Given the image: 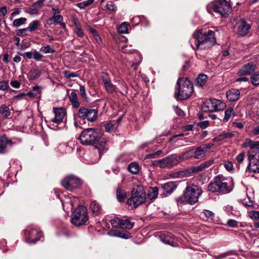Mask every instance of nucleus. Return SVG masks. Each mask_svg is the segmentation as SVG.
I'll return each instance as SVG.
<instances>
[{"mask_svg":"<svg viewBox=\"0 0 259 259\" xmlns=\"http://www.w3.org/2000/svg\"><path fill=\"white\" fill-rule=\"evenodd\" d=\"M255 68V64L252 62H249L242 67L238 74L240 76L250 75L254 71Z\"/></svg>","mask_w":259,"mask_h":259,"instance_id":"20","label":"nucleus"},{"mask_svg":"<svg viewBox=\"0 0 259 259\" xmlns=\"http://www.w3.org/2000/svg\"><path fill=\"white\" fill-rule=\"evenodd\" d=\"M89 219L87 209L83 206H79L72 212L71 222L75 226L86 225Z\"/></svg>","mask_w":259,"mask_h":259,"instance_id":"8","label":"nucleus"},{"mask_svg":"<svg viewBox=\"0 0 259 259\" xmlns=\"http://www.w3.org/2000/svg\"><path fill=\"white\" fill-rule=\"evenodd\" d=\"M9 88V83L8 80L0 81V91H7Z\"/></svg>","mask_w":259,"mask_h":259,"instance_id":"47","label":"nucleus"},{"mask_svg":"<svg viewBox=\"0 0 259 259\" xmlns=\"http://www.w3.org/2000/svg\"><path fill=\"white\" fill-rule=\"evenodd\" d=\"M98 111L96 109H88L81 107L78 112L77 120L80 124L85 123V119L89 121L93 122L97 118Z\"/></svg>","mask_w":259,"mask_h":259,"instance_id":"9","label":"nucleus"},{"mask_svg":"<svg viewBox=\"0 0 259 259\" xmlns=\"http://www.w3.org/2000/svg\"><path fill=\"white\" fill-rule=\"evenodd\" d=\"M53 112L55 114V117L52 118L51 121L57 124L62 122L66 115V109L63 107H54Z\"/></svg>","mask_w":259,"mask_h":259,"instance_id":"19","label":"nucleus"},{"mask_svg":"<svg viewBox=\"0 0 259 259\" xmlns=\"http://www.w3.org/2000/svg\"><path fill=\"white\" fill-rule=\"evenodd\" d=\"M226 97L230 102H235L238 100L240 96L239 90L236 89H231L226 92Z\"/></svg>","mask_w":259,"mask_h":259,"instance_id":"22","label":"nucleus"},{"mask_svg":"<svg viewBox=\"0 0 259 259\" xmlns=\"http://www.w3.org/2000/svg\"><path fill=\"white\" fill-rule=\"evenodd\" d=\"M40 88H41L38 85L33 87L32 90L28 93V96L33 98L36 97L38 95H40Z\"/></svg>","mask_w":259,"mask_h":259,"instance_id":"39","label":"nucleus"},{"mask_svg":"<svg viewBox=\"0 0 259 259\" xmlns=\"http://www.w3.org/2000/svg\"><path fill=\"white\" fill-rule=\"evenodd\" d=\"M0 114L4 117L7 118L11 115V111L9 108L5 104L0 106Z\"/></svg>","mask_w":259,"mask_h":259,"instance_id":"40","label":"nucleus"},{"mask_svg":"<svg viewBox=\"0 0 259 259\" xmlns=\"http://www.w3.org/2000/svg\"><path fill=\"white\" fill-rule=\"evenodd\" d=\"M193 92V84L187 78L182 77L178 79L175 93V96L177 99L187 100Z\"/></svg>","mask_w":259,"mask_h":259,"instance_id":"4","label":"nucleus"},{"mask_svg":"<svg viewBox=\"0 0 259 259\" xmlns=\"http://www.w3.org/2000/svg\"><path fill=\"white\" fill-rule=\"evenodd\" d=\"M69 100L72 103V106L75 108L79 107L80 104L78 101V97L75 92H72L69 96Z\"/></svg>","mask_w":259,"mask_h":259,"instance_id":"35","label":"nucleus"},{"mask_svg":"<svg viewBox=\"0 0 259 259\" xmlns=\"http://www.w3.org/2000/svg\"><path fill=\"white\" fill-rule=\"evenodd\" d=\"M65 77L67 79H70L71 77H77L78 76V74L76 73H73L70 71H65L63 72Z\"/></svg>","mask_w":259,"mask_h":259,"instance_id":"50","label":"nucleus"},{"mask_svg":"<svg viewBox=\"0 0 259 259\" xmlns=\"http://www.w3.org/2000/svg\"><path fill=\"white\" fill-rule=\"evenodd\" d=\"M90 208L95 215L98 214L101 210L100 205L96 200L91 201Z\"/></svg>","mask_w":259,"mask_h":259,"instance_id":"32","label":"nucleus"},{"mask_svg":"<svg viewBox=\"0 0 259 259\" xmlns=\"http://www.w3.org/2000/svg\"><path fill=\"white\" fill-rule=\"evenodd\" d=\"M94 0H87L86 1H83L82 2L77 4L76 6L80 9H82L91 5L94 3Z\"/></svg>","mask_w":259,"mask_h":259,"instance_id":"45","label":"nucleus"},{"mask_svg":"<svg viewBox=\"0 0 259 259\" xmlns=\"http://www.w3.org/2000/svg\"><path fill=\"white\" fill-rule=\"evenodd\" d=\"M202 192V189L196 185L188 186L183 191V195L177 198L176 201L178 205H193L198 201V198Z\"/></svg>","mask_w":259,"mask_h":259,"instance_id":"3","label":"nucleus"},{"mask_svg":"<svg viewBox=\"0 0 259 259\" xmlns=\"http://www.w3.org/2000/svg\"><path fill=\"white\" fill-rule=\"evenodd\" d=\"M45 1L46 0H38L33 3L29 8L31 13H36L37 11L44 6Z\"/></svg>","mask_w":259,"mask_h":259,"instance_id":"28","label":"nucleus"},{"mask_svg":"<svg viewBox=\"0 0 259 259\" xmlns=\"http://www.w3.org/2000/svg\"><path fill=\"white\" fill-rule=\"evenodd\" d=\"M81 184V180L72 175L66 176L61 181V185L70 191L79 188Z\"/></svg>","mask_w":259,"mask_h":259,"instance_id":"11","label":"nucleus"},{"mask_svg":"<svg viewBox=\"0 0 259 259\" xmlns=\"http://www.w3.org/2000/svg\"><path fill=\"white\" fill-rule=\"evenodd\" d=\"M160 240L163 242L164 244H168L171 246H174V240L172 239V238L168 235H166L165 234L161 235L160 236Z\"/></svg>","mask_w":259,"mask_h":259,"instance_id":"36","label":"nucleus"},{"mask_svg":"<svg viewBox=\"0 0 259 259\" xmlns=\"http://www.w3.org/2000/svg\"><path fill=\"white\" fill-rule=\"evenodd\" d=\"M26 21V19L25 18H20L19 19H16L14 20L13 22V25L15 27H19L22 24H24Z\"/></svg>","mask_w":259,"mask_h":259,"instance_id":"46","label":"nucleus"},{"mask_svg":"<svg viewBox=\"0 0 259 259\" xmlns=\"http://www.w3.org/2000/svg\"><path fill=\"white\" fill-rule=\"evenodd\" d=\"M114 124L112 121H109L105 125V130L107 132H111L114 130Z\"/></svg>","mask_w":259,"mask_h":259,"instance_id":"52","label":"nucleus"},{"mask_svg":"<svg viewBox=\"0 0 259 259\" xmlns=\"http://www.w3.org/2000/svg\"><path fill=\"white\" fill-rule=\"evenodd\" d=\"M203 212L206 217L207 218L212 219L214 216V213L210 210H204Z\"/></svg>","mask_w":259,"mask_h":259,"instance_id":"61","label":"nucleus"},{"mask_svg":"<svg viewBox=\"0 0 259 259\" xmlns=\"http://www.w3.org/2000/svg\"><path fill=\"white\" fill-rule=\"evenodd\" d=\"M158 188L157 187H150L148 191L147 196L149 199L154 200L158 196Z\"/></svg>","mask_w":259,"mask_h":259,"instance_id":"29","label":"nucleus"},{"mask_svg":"<svg viewBox=\"0 0 259 259\" xmlns=\"http://www.w3.org/2000/svg\"><path fill=\"white\" fill-rule=\"evenodd\" d=\"M249 214L251 219L259 220V211L251 210L249 212Z\"/></svg>","mask_w":259,"mask_h":259,"instance_id":"53","label":"nucleus"},{"mask_svg":"<svg viewBox=\"0 0 259 259\" xmlns=\"http://www.w3.org/2000/svg\"><path fill=\"white\" fill-rule=\"evenodd\" d=\"M234 136L232 133H223L215 137L213 140L215 142H218L228 138H232Z\"/></svg>","mask_w":259,"mask_h":259,"instance_id":"38","label":"nucleus"},{"mask_svg":"<svg viewBox=\"0 0 259 259\" xmlns=\"http://www.w3.org/2000/svg\"><path fill=\"white\" fill-rule=\"evenodd\" d=\"M214 112L224 110L226 107V104L221 100L215 99H210Z\"/></svg>","mask_w":259,"mask_h":259,"instance_id":"23","label":"nucleus"},{"mask_svg":"<svg viewBox=\"0 0 259 259\" xmlns=\"http://www.w3.org/2000/svg\"><path fill=\"white\" fill-rule=\"evenodd\" d=\"M63 20V17L60 15H56L55 14L54 15L53 17L50 18L49 21L50 22V24H52L55 22L60 23L62 22Z\"/></svg>","mask_w":259,"mask_h":259,"instance_id":"44","label":"nucleus"},{"mask_svg":"<svg viewBox=\"0 0 259 259\" xmlns=\"http://www.w3.org/2000/svg\"><path fill=\"white\" fill-rule=\"evenodd\" d=\"M110 223L113 228L128 230L132 229L134 225V223L131 221V218L126 215L121 218L115 217L111 220Z\"/></svg>","mask_w":259,"mask_h":259,"instance_id":"10","label":"nucleus"},{"mask_svg":"<svg viewBox=\"0 0 259 259\" xmlns=\"http://www.w3.org/2000/svg\"><path fill=\"white\" fill-rule=\"evenodd\" d=\"M128 170L133 175L137 174L140 169V166L138 162H133L127 166Z\"/></svg>","mask_w":259,"mask_h":259,"instance_id":"30","label":"nucleus"},{"mask_svg":"<svg viewBox=\"0 0 259 259\" xmlns=\"http://www.w3.org/2000/svg\"><path fill=\"white\" fill-rule=\"evenodd\" d=\"M213 146V144L212 143H207L198 147H192L193 158L198 159L204 157L207 150L210 149Z\"/></svg>","mask_w":259,"mask_h":259,"instance_id":"14","label":"nucleus"},{"mask_svg":"<svg viewBox=\"0 0 259 259\" xmlns=\"http://www.w3.org/2000/svg\"><path fill=\"white\" fill-rule=\"evenodd\" d=\"M194 174V171L193 170V166L191 167L190 168L186 169L185 170H184L182 171V175L184 177H189L193 175Z\"/></svg>","mask_w":259,"mask_h":259,"instance_id":"49","label":"nucleus"},{"mask_svg":"<svg viewBox=\"0 0 259 259\" xmlns=\"http://www.w3.org/2000/svg\"><path fill=\"white\" fill-rule=\"evenodd\" d=\"M74 32L78 37H82L83 35V31L80 27H76L74 29Z\"/></svg>","mask_w":259,"mask_h":259,"instance_id":"60","label":"nucleus"},{"mask_svg":"<svg viewBox=\"0 0 259 259\" xmlns=\"http://www.w3.org/2000/svg\"><path fill=\"white\" fill-rule=\"evenodd\" d=\"M41 74L39 70L36 68L31 69L28 74V78L29 80H33L37 79Z\"/></svg>","mask_w":259,"mask_h":259,"instance_id":"31","label":"nucleus"},{"mask_svg":"<svg viewBox=\"0 0 259 259\" xmlns=\"http://www.w3.org/2000/svg\"><path fill=\"white\" fill-rule=\"evenodd\" d=\"M214 12L219 13L223 17H227L231 10L230 5L226 0H218L212 4Z\"/></svg>","mask_w":259,"mask_h":259,"instance_id":"12","label":"nucleus"},{"mask_svg":"<svg viewBox=\"0 0 259 259\" xmlns=\"http://www.w3.org/2000/svg\"><path fill=\"white\" fill-rule=\"evenodd\" d=\"M175 111L178 115L180 116H184V112H183V111L178 106L175 107Z\"/></svg>","mask_w":259,"mask_h":259,"instance_id":"62","label":"nucleus"},{"mask_svg":"<svg viewBox=\"0 0 259 259\" xmlns=\"http://www.w3.org/2000/svg\"><path fill=\"white\" fill-rule=\"evenodd\" d=\"M227 225L230 227L235 228L238 226V222L235 220L230 219L228 221Z\"/></svg>","mask_w":259,"mask_h":259,"instance_id":"54","label":"nucleus"},{"mask_svg":"<svg viewBox=\"0 0 259 259\" xmlns=\"http://www.w3.org/2000/svg\"><path fill=\"white\" fill-rule=\"evenodd\" d=\"M102 137V134L99 130L95 128H88L83 130L79 136V139L82 144L84 145H95L96 141Z\"/></svg>","mask_w":259,"mask_h":259,"instance_id":"7","label":"nucleus"},{"mask_svg":"<svg viewBox=\"0 0 259 259\" xmlns=\"http://www.w3.org/2000/svg\"><path fill=\"white\" fill-rule=\"evenodd\" d=\"M14 143L9 139L5 134L0 136V154H4L8 152L9 148L11 147Z\"/></svg>","mask_w":259,"mask_h":259,"instance_id":"17","label":"nucleus"},{"mask_svg":"<svg viewBox=\"0 0 259 259\" xmlns=\"http://www.w3.org/2000/svg\"><path fill=\"white\" fill-rule=\"evenodd\" d=\"M178 185L175 182H169L163 184L162 188L163 191L168 194L171 193L176 189Z\"/></svg>","mask_w":259,"mask_h":259,"instance_id":"25","label":"nucleus"},{"mask_svg":"<svg viewBox=\"0 0 259 259\" xmlns=\"http://www.w3.org/2000/svg\"><path fill=\"white\" fill-rule=\"evenodd\" d=\"M210 99L204 102L201 106V110L203 112H214Z\"/></svg>","mask_w":259,"mask_h":259,"instance_id":"34","label":"nucleus"},{"mask_svg":"<svg viewBox=\"0 0 259 259\" xmlns=\"http://www.w3.org/2000/svg\"><path fill=\"white\" fill-rule=\"evenodd\" d=\"M40 25V22L38 20H34L30 23L27 29L30 32L34 31L37 29L38 26Z\"/></svg>","mask_w":259,"mask_h":259,"instance_id":"42","label":"nucleus"},{"mask_svg":"<svg viewBox=\"0 0 259 259\" xmlns=\"http://www.w3.org/2000/svg\"><path fill=\"white\" fill-rule=\"evenodd\" d=\"M243 148H249L247 151L249 164L247 169L249 172L259 173V142L247 139L242 145Z\"/></svg>","mask_w":259,"mask_h":259,"instance_id":"1","label":"nucleus"},{"mask_svg":"<svg viewBox=\"0 0 259 259\" xmlns=\"http://www.w3.org/2000/svg\"><path fill=\"white\" fill-rule=\"evenodd\" d=\"M116 197L119 202H123L126 197V192L125 190L122 189L121 187H118L116 191Z\"/></svg>","mask_w":259,"mask_h":259,"instance_id":"33","label":"nucleus"},{"mask_svg":"<svg viewBox=\"0 0 259 259\" xmlns=\"http://www.w3.org/2000/svg\"><path fill=\"white\" fill-rule=\"evenodd\" d=\"M146 199V194L143 187L140 185H135L131 192V196L126 201V204L129 208L134 209L143 203Z\"/></svg>","mask_w":259,"mask_h":259,"instance_id":"5","label":"nucleus"},{"mask_svg":"<svg viewBox=\"0 0 259 259\" xmlns=\"http://www.w3.org/2000/svg\"><path fill=\"white\" fill-rule=\"evenodd\" d=\"M106 7V8L110 11L113 12L117 11V8L114 4H107Z\"/></svg>","mask_w":259,"mask_h":259,"instance_id":"63","label":"nucleus"},{"mask_svg":"<svg viewBox=\"0 0 259 259\" xmlns=\"http://www.w3.org/2000/svg\"><path fill=\"white\" fill-rule=\"evenodd\" d=\"M237 33L240 36H246L251 29V25L244 19H242L238 21L236 24Z\"/></svg>","mask_w":259,"mask_h":259,"instance_id":"16","label":"nucleus"},{"mask_svg":"<svg viewBox=\"0 0 259 259\" xmlns=\"http://www.w3.org/2000/svg\"><path fill=\"white\" fill-rule=\"evenodd\" d=\"M138 58L139 59V61H136L135 62H133L132 65V67L133 68L134 70H136L139 64H140L141 62V58L140 56H138Z\"/></svg>","mask_w":259,"mask_h":259,"instance_id":"59","label":"nucleus"},{"mask_svg":"<svg viewBox=\"0 0 259 259\" xmlns=\"http://www.w3.org/2000/svg\"><path fill=\"white\" fill-rule=\"evenodd\" d=\"M40 51L44 53L45 54L54 53L56 50L52 48L50 45H46L42 46L40 48Z\"/></svg>","mask_w":259,"mask_h":259,"instance_id":"43","label":"nucleus"},{"mask_svg":"<svg viewBox=\"0 0 259 259\" xmlns=\"http://www.w3.org/2000/svg\"><path fill=\"white\" fill-rule=\"evenodd\" d=\"M118 31L120 33H126L127 32V27L125 23H122L118 28Z\"/></svg>","mask_w":259,"mask_h":259,"instance_id":"51","label":"nucleus"},{"mask_svg":"<svg viewBox=\"0 0 259 259\" xmlns=\"http://www.w3.org/2000/svg\"><path fill=\"white\" fill-rule=\"evenodd\" d=\"M193 170L194 171V172L195 174L199 171H202L205 169L203 163H201V164L197 166H193Z\"/></svg>","mask_w":259,"mask_h":259,"instance_id":"55","label":"nucleus"},{"mask_svg":"<svg viewBox=\"0 0 259 259\" xmlns=\"http://www.w3.org/2000/svg\"><path fill=\"white\" fill-rule=\"evenodd\" d=\"M79 92H80V96L82 98H86L87 95H86V92H85V87L84 85H80V86H79Z\"/></svg>","mask_w":259,"mask_h":259,"instance_id":"56","label":"nucleus"},{"mask_svg":"<svg viewBox=\"0 0 259 259\" xmlns=\"http://www.w3.org/2000/svg\"><path fill=\"white\" fill-rule=\"evenodd\" d=\"M245 157V153L244 152H241L239 154H238L236 159L237 161V162L239 163L243 162Z\"/></svg>","mask_w":259,"mask_h":259,"instance_id":"57","label":"nucleus"},{"mask_svg":"<svg viewBox=\"0 0 259 259\" xmlns=\"http://www.w3.org/2000/svg\"><path fill=\"white\" fill-rule=\"evenodd\" d=\"M208 191L212 193H218L225 194L229 193L232 190L231 186L228 185L226 179L221 175L215 177L213 181L207 186Z\"/></svg>","mask_w":259,"mask_h":259,"instance_id":"6","label":"nucleus"},{"mask_svg":"<svg viewBox=\"0 0 259 259\" xmlns=\"http://www.w3.org/2000/svg\"><path fill=\"white\" fill-rule=\"evenodd\" d=\"M25 234L27 236L26 241L28 243L34 244L43 237L42 232L36 229L26 230Z\"/></svg>","mask_w":259,"mask_h":259,"instance_id":"15","label":"nucleus"},{"mask_svg":"<svg viewBox=\"0 0 259 259\" xmlns=\"http://www.w3.org/2000/svg\"><path fill=\"white\" fill-rule=\"evenodd\" d=\"M101 77L107 92L110 93L115 92L116 87L112 83L109 74L107 72H103L101 73Z\"/></svg>","mask_w":259,"mask_h":259,"instance_id":"18","label":"nucleus"},{"mask_svg":"<svg viewBox=\"0 0 259 259\" xmlns=\"http://www.w3.org/2000/svg\"><path fill=\"white\" fill-rule=\"evenodd\" d=\"M28 31V29H27V28H23V29H19L18 30H17V34L18 35V36H25V35H26V32Z\"/></svg>","mask_w":259,"mask_h":259,"instance_id":"58","label":"nucleus"},{"mask_svg":"<svg viewBox=\"0 0 259 259\" xmlns=\"http://www.w3.org/2000/svg\"><path fill=\"white\" fill-rule=\"evenodd\" d=\"M180 160L177 154H171L165 158L156 161L161 168L171 167L177 165Z\"/></svg>","mask_w":259,"mask_h":259,"instance_id":"13","label":"nucleus"},{"mask_svg":"<svg viewBox=\"0 0 259 259\" xmlns=\"http://www.w3.org/2000/svg\"><path fill=\"white\" fill-rule=\"evenodd\" d=\"M191 158H193V154L192 149L186 151L179 156L180 160H187Z\"/></svg>","mask_w":259,"mask_h":259,"instance_id":"37","label":"nucleus"},{"mask_svg":"<svg viewBox=\"0 0 259 259\" xmlns=\"http://www.w3.org/2000/svg\"><path fill=\"white\" fill-rule=\"evenodd\" d=\"M111 235L123 239H128L131 237V234L125 231L112 230L110 232Z\"/></svg>","mask_w":259,"mask_h":259,"instance_id":"27","label":"nucleus"},{"mask_svg":"<svg viewBox=\"0 0 259 259\" xmlns=\"http://www.w3.org/2000/svg\"><path fill=\"white\" fill-rule=\"evenodd\" d=\"M235 115V113L233 108L230 107L225 111V116L224 117V120L226 121H228L232 116H234Z\"/></svg>","mask_w":259,"mask_h":259,"instance_id":"41","label":"nucleus"},{"mask_svg":"<svg viewBox=\"0 0 259 259\" xmlns=\"http://www.w3.org/2000/svg\"><path fill=\"white\" fill-rule=\"evenodd\" d=\"M193 37L195 39V46L197 49H208L217 43L214 37V32L209 30L207 32L203 29L195 31Z\"/></svg>","mask_w":259,"mask_h":259,"instance_id":"2","label":"nucleus"},{"mask_svg":"<svg viewBox=\"0 0 259 259\" xmlns=\"http://www.w3.org/2000/svg\"><path fill=\"white\" fill-rule=\"evenodd\" d=\"M250 81L254 85H258L259 84V72L251 76Z\"/></svg>","mask_w":259,"mask_h":259,"instance_id":"48","label":"nucleus"},{"mask_svg":"<svg viewBox=\"0 0 259 259\" xmlns=\"http://www.w3.org/2000/svg\"><path fill=\"white\" fill-rule=\"evenodd\" d=\"M18 54L28 59H34L35 61H40L44 58V56L36 50L33 51L26 52L24 53L18 52Z\"/></svg>","mask_w":259,"mask_h":259,"instance_id":"21","label":"nucleus"},{"mask_svg":"<svg viewBox=\"0 0 259 259\" xmlns=\"http://www.w3.org/2000/svg\"><path fill=\"white\" fill-rule=\"evenodd\" d=\"M94 145L96 148L99 150L100 155L103 153L107 150L106 148V142L103 139H101V137L96 141Z\"/></svg>","mask_w":259,"mask_h":259,"instance_id":"26","label":"nucleus"},{"mask_svg":"<svg viewBox=\"0 0 259 259\" xmlns=\"http://www.w3.org/2000/svg\"><path fill=\"white\" fill-rule=\"evenodd\" d=\"M208 79L207 76L204 73L199 74L195 79L196 86L202 87L205 85Z\"/></svg>","mask_w":259,"mask_h":259,"instance_id":"24","label":"nucleus"},{"mask_svg":"<svg viewBox=\"0 0 259 259\" xmlns=\"http://www.w3.org/2000/svg\"><path fill=\"white\" fill-rule=\"evenodd\" d=\"M214 163V160L211 159L204 162L202 163L205 168L209 167L210 165H211Z\"/></svg>","mask_w":259,"mask_h":259,"instance_id":"64","label":"nucleus"}]
</instances>
